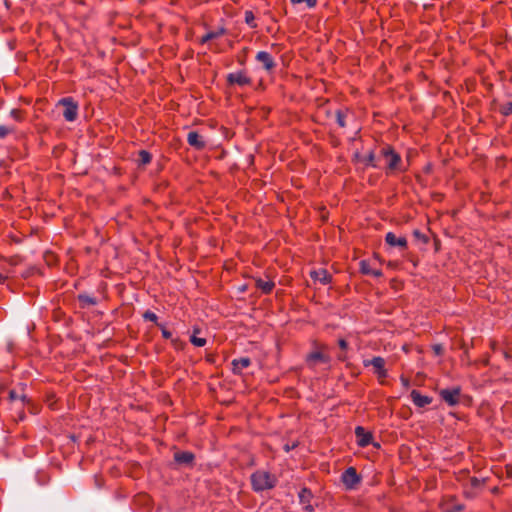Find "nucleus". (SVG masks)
Masks as SVG:
<instances>
[{
    "instance_id": "obj_1",
    "label": "nucleus",
    "mask_w": 512,
    "mask_h": 512,
    "mask_svg": "<svg viewBox=\"0 0 512 512\" xmlns=\"http://www.w3.org/2000/svg\"><path fill=\"white\" fill-rule=\"evenodd\" d=\"M250 480L255 492L270 490L277 485V478L268 471L257 470L251 474Z\"/></svg>"
},
{
    "instance_id": "obj_2",
    "label": "nucleus",
    "mask_w": 512,
    "mask_h": 512,
    "mask_svg": "<svg viewBox=\"0 0 512 512\" xmlns=\"http://www.w3.org/2000/svg\"><path fill=\"white\" fill-rule=\"evenodd\" d=\"M380 153L387 160L388 170H390V171L402 170L401 169L402 158H401L400 154L397 153L392 146H390V145L384 146L381 149Z\"/></svg>"
},
{
    "instance_id": "obj_3",
    "label": "nucleus",
    "mask_w": 512,
    "mask_h": 512,
    "mask_svg": "<svg viewBox=\"0 0 512 512\" xmlns=\"http://www.w3.org/2000/svg\"><path fill=\"white\" fill-rule=\"evenodd\" d=\"M58 106H63V117L68 122H73L78 117V103L72 97H64L61 98L58 103Z\"/></svg>"
},
{
    "instance_id": "obj_4",
    "label": "nucleus",
    "mask_w": 512,
    "mask_h": 512,
    "mask_svg": "<svg viewBox=\"0 0 512 512\" xmlns=\"http://www.w3.org/2000/svg\"><path fill=\"white\" fill-rule=\"evenodd\" d=\"M362 477L358 474L355 467H348L341 475V481L347 490L356 489L361 483Z\"/></svg>"
},
{
    "instance_id": "obj_5",
    "label": "nucleus",
    "mask_w": 512,
    "mask_h": 512,
    "mask_svg": "<svg viewBox=\"0 0 512 512\" xmlns=\"http://www.w3.org/2000/svg\"><path fill=\"white\" fill-rule=\"evenodd\" d=\"M441 399L449 406L454 407L460 403L461 387L455 386L452 388L441 389L439 391Z\"/></svg>"
},
{
    "instance_id": "obj_6",
    "label": "nucleus",
    "mask_w": 512,
    "mask_h": 512,
    "mask_svg": "<svg viewBox=\"0 0 512 512\" xmlns=\"http://www.w3.org/2000/svg\"><path fill=\"white\" fill-rule=\"evenodd\" d=\"M386 361L383 357L375 356L370 360H364L363 365L365 367L373 366L374 373L379 379L386 378L388 376L387 370L385 369Z\"/></svg>"
},
{
    "instance_id": "obj_7",
    "label": "nucleus",
    "mask_w": 512,
    "mask_h": 512,
    "mask_svg": "<svg viewBox=\"0 0 512 512\" xmlns=\"http://www.w3.org/2000/svg\"><path fill=\"white\" fill-rule=\"evenodd\" d=\"M174 462L179 467L192 468L195 465V454L190 451H176L173 455Z\"/></svg>"
},
{
    "instance_id": "obj_8",
    "label": "nucleus",
    "mask_w": 512,
    "mask_h": 512,
    "mask_svg": "<svg viewBox=\"0 0 512 512\" xmlns=\"http://www.w3.org/2000/svg\"><path fill=\"white\" fill-rule=\"evenodd\" d=\"M228 85H238L240 87L248 86L252 83L250 77L246 75L245 70H240L234 73H229L226 77Z\"/></svg>"
},
{
    "instance_id": "obj_9",
    "label": "nucleus",
    "mask_w": 512,
    "mask_h": 512,
    "mask_svg": "<svg viewBox=\"0 0 512 512\" xmlns=\"http://www.w3.org/2000/svg\"><path fill=\"white\" fill-rule=\"evenodd\" d=\"M255 59L257 62L261 63L262 67L268 72L274 70L276 67V62L274 61L273 57L266 51H259L256 54Z\"/></svg>"
},
{
    "instance_id": "obj_10",
    "label": "nucleus",
    "mask_w": 512,
    "mask_h": 512,
    "mask_svg": "<svg viewBox=\"0 0 512 512\" xmlns=\"http://www.w3.org/2000/svg\"><path fill=\"white\" fill-rule=\"evenodd\" d=\"M331 357L321 351H312L306 356V363L310 367H314L317 363H330Z\"/></svg>"
},
{
    "instance_id": "obj_11",
    "label": "nucleus",
    "mask_w": 512,
    "mask_h": 512,
    "mask_svg": "<svg viewBox=\"0 0 512 512\" xmlns=\"http://www.w3.org/2000/svg\"><path fill=\"white\" fill-rule=\"evenodd\" d=\"M355 436L357 439V444L360 447H367L373 440L372 433L366 431L362 426H357L355 428Z\"/></svg>"
},
{
    "instance_id": "obj_12",
    "label": "nucleus",
    "mask_w": 512,
    "mask_h": 512,
    "mask_svg": "<svg viewBox=\"0 0 512 512\" xmlns=\"http://www.w3.org/2000/svg\"><path fill=\"white\" fill-rule=\"evenodd\" d=\"M298 497H299V502L300 504L304 505V510L307 511V512H313L314 511V506L311 505V500L313 498V494L311 492V490L307 487H303L299 494H298Z\"/></svg>"
},
{
    "instance_id": "obj_13",
    "label": "nucleus",
    "mask_w": 512,
    "mask_h": 512,
    "mask_svg": "<svg viewBox=\"0 0 512 512\" xmlns=\"http://www.w3.org/2000/svg\"><path fill=\"white\" fill-rule=\"evenodd\" d=\"M188 144L196 150H203L206 147V142L203 137L196 131H190L187 135Z\"/></svg>"
},
{
    "instance_id": "obj_14",
    "label": "nucleus",
    "mask_w": 512,
    "mask_h": 512,
    "mask_svg": "<svg viewBox=\"0 0 512 512\" xmlns=\"http://www.w3.org/2000/svg\"><path fill=\"white\" fill-rule=\"evenodd\" d=\"M385 242L391 247H399L401 249L407 248V240L405 237H397L393 232H388L385 235Z\"/></svg>"
},
{
    "instance_id": "obj_15",
    "label": "nucleus",
    "mask_w": 512,
    "mask_h": 512,
    "mask_svg": "<svg viewBox=\"0 0 512 512\" xmlns=\"http://www.w3.org/2000/svg\"><path fill=\"white\" fill-rule=\"evenodd\" d=\"M310 277L323 285H327L332 281V275L326 269L313 270L310 272Z\"/></svg>"
},
{
    "instance_id": "obj_16",
    "label": "nucleus",
    "mask_w": 512,
    "mask_h": 512,
    "mask_svg": "<svg viewBox=\"0 0 512 512\" xmlns=\"http://www.w3.org/2000/svg\"><path fill=\"white\" fill-rule=\"evenodd\" d=\"M410 397L414 405L419 408H423L432 403L431 397L422 395L418 390H412Z\"/></svg>"
},
{
    "instance_id": "obj_17",
    "label": "nucleus",
    "mask_w": 512,
    "mask_h": 512,
    "mask_svg": "<svg viewBox=\"0 0 512 512\" xmlns=\"http://www.w3.org/2000/svg\"><path fill=\"white\" fill-rule=\"evenodd\" d=\"M251 364V360L248 357H242L239 359H234L232 361V372L235 375H240L242 373V370L249 367Z\"/></svg>"
},
{
    "instance_id": "obj_18",
    "label": "nucleus",
    "mask_w": 512,
    "mask_h": 512,
    "mask_svg": "<svg viewBox=\"0 0 512 512\" xmlns=\"http://www.w3.org/2000/svg\"><path fill=\"white\" fill-rule=\"evenodd\" d=\"M77 299L80 304V308L85 309L89 306H95L98 304V300L96 297L90 296L86 293H80L77 296Z\"/></svg>"
},
{
    "instance_id": "obj_19",
    "label": "nucleus",
    "mask_w": 512,
    "mask_h": 512,
    "mask_svg": "<svg viewBox=\"0 0 512 512\" xmlns=\"http://www.w3.org/2000/svg\"><path fill=\"white\" fill-rule=\"evenodd\" d=\"M360 272L364 275H372L374 277H381L383 275L380 269H372L370 263L366 260L360 262Z\"/></svg>"
},
{
    "instance_id": "obj_20",
    "label": "nucleus",
    "mask_w": 512,
    "mask_h": 512,
    "mask_svg": "<svg viewBox=\"0 0 512 512\" xmlns=\"http://www.w3.org/2000/svg\"><path fill=\"white\" fill-rule=\"evenodd\" d=\"M224 34H226V29L224 27H219L217 30L209 31L208 33H206L200 39V43L205 44L210 40L217 39V38L223 36Z\"/></svg>"
},
{
    "instance_id": "obj_21",
    "label": "nucleus",
    "mask_w": 512,
    "mask_h": 512,
    "mask_svg": "<svg viewBox=\"0 0 512 512\" xmlns=\"http://www.w3.org/2000/svg\"><path fill=\"white\" fill-rule=\"evenodd\" d=\"M255 285L258 289H260L264 294H269L275 287V283L271 280L265 281L261 278H257L255 280Z\"/></svg>"
},
{
    "instance_id": "obj_22",
    "label": "nucleus",
    "mask_w": 512,
    "mask_h": 512,
    "mask_svg": "<svg viewBox=\"0 0 512 512\" xmlns=\"http://www.w3.org/2000/svg\"><path fill=\"white\" fill-rule=\"evenodd\" d=\"M152 155L147 150H140L138 152V164L139 165H147L151 162Z\"/></svg>"
},
{
    "instance_id": "obj_23",
    "label": "nucleus",
    "mask_w": 512,
    "mask_h": 512,
    "mask_svg": "<svg viewBox=\"0 0 512 512\" xmlns=\"http://www.w3.org/2000/svg\"><path fill=\"white\" fill-rule=\"evenodd\" d=\"M9 400L14 402L16 400H20L22 404H25L26 402H29V399L25 394H19L15 389H11L9 391Z\"/></svg>"
},
{
    "instance_id": "obj_24",
    "label": "nucleus",
    "mask_w": 512,
    "mask_h": 512,
    "mask_svg": "<svg viewBox=\"0 0 512 512\" xmlns=\"http://www.w3.org/2000/svg\"><path fill=\"white\" fill-rule=\"evenodd\" d=\"M362 163H364V165L366 167L371 166V167L376 168L377 164L375 162V154H374V152L371 151L366 157H364L362 159Z\"/></svg>"
},
{
    "instance_id": "obj_25",
    "label": "nucleus",
    "mask_w": 512,
    "mask_h": 512,
    "mask_svg": "<svg viewBox=\"0 0 512 512\" xmlns=\"http://www.w3.org/2000/svg\"><path fill=\"white\" fill-rule=\"evenodd\" d=\"M499 112H500L503 116H505V117H507V116L511 115V114H512V102H511V101H509V102H506V103H504V104H501V105L499 106Z\"/></svg>"
},
{
    "instance_id": "obj_26",
    "label": "nucleus",
    "mask_w": 512,
    "mask_h": 512,
    "mask_svg": "<svg viewBox=\"0 0 512 512\" xmlns=\"http://www.w3.org/2000/svg\"><path fill=\"white\" fill-rule=\"evenodd\" d=\"M142 317H143V319H144L145 321H151V322H154L156 325H157V324H159V323L157 322V320H158L157 315H156L154 312L150 311V310L145 311V312L143 313Z\"/></svg>"
},
{
    "instance_id": "obj_27",
    "label": "nucleus",
    "mask_w": 512,
    "mask_h": 512,
    "mask_svg": "<svg viewBox=\"0 0 512 512\" xmlns=\"http://www.w3.org/2000/svg\"><path fill=\"white\" fill-rule=\"evenodd\" d=\"M245 22L252 28L256 27L255 16L252 11L247 10L245 12Z\"/></svg>"
},
{
    "instance_id": "obj_28",
    "label": "nucleus",
    "mask_w": 512,
    "mask_h": 512,
    "mask_svg": "<svg viewBox=\"0 0 512 512\" xmlns=\"http://www.w3.org/2000/svg\"><path fill=\"white\" fill-rule=\"evenodd\" d=\"M190 342L196 347H203L206 345L205 338L196 337L195 335L190 337Z\"/></svg>"
},
{
    "instance_id": "obj_29",
    "label": "nucleus",
    "mask_w": 512,
    "mask_h": 512,
    "mask_svg": "<svg viewBox=\"0 0 512 512\" xmlns=\"http://www.w3.org/2000/svg\"><path fill=\"white\" fill-rule=\"evenodd\" d=\"M336 122L342 128L346 126L345 114L341 110L336 111Z\"/></svg>"
},
{
    "instance_id": "obj_30",
    "label": "nucleus",
    "mask_w": 512,
    "mask_h": 512,
    "mask_svg": "<svg viewBox=\"0 0 512 512\" xmlns=\"http://www.w3.org/2000/svg\"><path fill=\"white\" fill-rule=\"evenodd\" d=\"M293 5L305 2L308 8H314L317 4V0H290Z\"/></svg>"
},
{
    "instance_id": "obj_31",
    "label": "nucleus",
    "mask_w": 512,
    "mask_h": 512,
    "mask_svg": "<svg viewBox=\"0 0 512 512\" xmlns=\"http://www.w3.org/2000/svg\"><path fill=\"white\" fill-rule=\"evenodd\" d=\"M10 116L18 122L23 120L22 112L19 109H12L10 112Z\"/></svg>"
},
{
    "instance_id": "obj_32",
    "label": "nucleus",
    "mask_w": 512,
    "mask_h": 512,
    "mask_svg": "<svg viewBox=\"0 0 512 512\" xmlns=\"http://www.w3.org/2000/svg\"><path fill=\"white\" fill-rule=\"evenodd\" d=\"M14 131L13 128H9L7 126L1 125L0 126V139L5 138L8 134L12 133Z\"/></svg>"
},
{
    "instance_id": "obj_33",
    "label": "nucleus",
    "mask_w": 512,
    "mask_h": 512,
    "mask_svg": "<svg viewBox=\"0 0 512 512\" xmlns=\"http://www.w3.org/2000/svg\"><path fill=\"white\" fill-rule=\"evenodd\" d=\"M6 261L10 266H17L22 262V258L16 255L6 259Z\"/></svg>"
},
{
    "instance_id": "obj_34",
    "label": "nucleus",
    "mask_w": 512,
    "mask_h": 512,
    "mask_svg": "<svg viewBox=\"0 0 512 512\" xmlns=\"http://www.w3.org/2000/svg\"><path fill=\"white\" fill-rule=\"evenodd\" d=\"M157 326L161 329L162 337L165 339H173L172 333L168 331L163 324H157Z\"/></svg>"
},
{
    "instance_id": "obj_35",
    "label": "nucleus",
    "mask_w": 512,
    "mask_h": 512,
    "mask_svg": "<svg viewBox=\"0 0 512 512\" xmlns=\"http://www.w3.org/2000/svg\"><path fill=\"white\" fill-rule=\"evenodd\" d=\"M464 509L463 504H455L447 509L444 510V512H461Z\"/></svg>"
},
{
    "instance_id": "obj_36",
    "label": "nucleus",
    "mask_w": 512,
    "mask_h": 512,
    "mask_svg": "<svg viewBox=\"0 0 512 512\" xmlns=\"http://www.w3.org/2000/svg\"><path fill=\"white\" fill-rule=\"evenodd\" d=\"M171 343L175 349H183V347L185 345L184 342H182L179 338L171 339Z\"/></svg>"
},
{
    "instance_id": "obj_37",
    "label": "nucleus",
    "mask_w": 512,
    "mask_h": 512,
    "mask_svg": "<svg viewBox=\"0 0 512 512\" xmlns=\"http://www.w3.org/2000/svg\"><path fill=\"white\" fill-rule=\"evenodd\" d=\"M413 235L416 238L422 240L424 243H428L429 241V238L426 235L422 234L419 230H414Z\"/></svg>"
},
{
    "instance_id": "obj_38",
    "label": "nucleus",
    "mask_w": 512,
    "mask_h": 512,
    "mask_svg": "<svg viewBox=\"0 0 512 512\" xmlns=\"http://www.w3.org/2000/svg\"><path fill=\"white\" fill-rule=\"evenodd\" d=\"M432 349L437 356H441L444 353V348L441 344H435L432 346Z\"/></svg>"
},
{
    "instance_id": "obj_39",
    "label": "nucleus",
    "mask_w": 512,
    "mask_h": 512,
    "mask_svg": "<svg viewBox=\"0 0 512 512\" xmlns=\"http://www.w3.org/2000/svg\"><path fill=\"white\" fill-rule=\"evenodd\" d=\"M338 346L342 351H346L349 347L348 342L342 338L338 340Z\"/></svg>"
},
{
    "instance_id": "obj_40",
    "label": "nucleus",
    "mask_w": 512,
    "mask_h": 512,
    "mask_svg": "<svg viewBox=\"0 0 512 512\" xmlns=\"http://www.w3.org/2000/svg\"><path fill=\"white\" fill-rule=\"evenodd\" d=\"M470 482H471V486H472L473 488H478V487H480V486L482 485V481H481V480H479V479H478V478H476V477H472V478H471V480H470Z\"/></svg>"
},
{
    "instance_id": "obj_41",
    "label": "nucleus",
    "mask_w": 512,
    "mask_h": 512,
    "mask_svg": "<svg viewBox=\"0 0 512 512\" xmlns=\"http://www.w3.org/2000/svg\"><path fill=\"white\" fill-rule=\"evenodd\" d=\"M34 272H35V268H33V267L28 268L25 272L22 273V277L26 279V278L30 277Z\"/></svg>"
},
{
    "instance_id": "obj_42",
    "label": "nucleus",
    "mask_w": 512,
    "mask_h": 512,
    "mask_svg": "<svg viewBox=\"0 0 512 512\" xmlns=\"http://www.w3.org/2000/svg\"><path fill=\"white\" fill-rule=\"evenodd\" d=\"M400 380L405 389H408L410 387V380L408 378L401 376Z\"/></svg>"
},
{
    "instance_id": "obj_43",
    "label": "nucleus",
    "mask_w": 512,
    "mask_h": 512,
    "mask_svg": "<svg viewBox=\"0 0 512 512\" xmlns=\"http://www.w3.org/2000/svg\"><path fill=\"white\" fill-rule=\"evenodd\" d=\"M337 359H338L339 361H341V362H344V361H346V360H347V356H346V354L344 353V351H343V352H341V353H339V354L337 355Z\"/></svg>"
},
{
    "instance_id": "obj_44",
    "label": "nucleus",
    "mask_w": 512,
    "mask_h": 512,
    "mask_svg": "<svg viewBox=\"0 0 512 512\" xmlns=\"http://www.w3.org/2000/svg\"><path fill=\"white\" fill-rule=\"evenodd\" d=\"M363 158H364V157H362L358 152H356V153L354 154V159H355V160H357V161L362 162V159H363Z\"/></svg>"
},
{
    "instance_id": "obj_45",
    "label": "nucleus",
    "mask_w": 512,
    "mask_h": 512,
    "mask_svg": "<svg viewBox=\"0 0 512 512\" xmlns=\"http://www.w3.org/2000/svg\"><path fill=\"white\" fill-rule=\"evenodd\" d=\"M6 279L7 276H4L3 274L0 273V284L4 283Z\"/></svg>"
},
{
    "instance_id": "obj_46",
    "label": "nucleus",
    "mask_w": 512,
    "mask_h": 512,
    "mask_svg": "<svg viewBox=\"0 0 512 512\" xmlns=\"http://www.w3.org/2000/svg\"><path fill=\"white\" fill-rule=\"evenodd\" d=\"M4 5L6 6L7 9H9L11 6L10 0H4Z\"/></svg>"
},
{
    "instance_id": "obj_47",
    "label": "nucleus",
    "mask_w": 512,
    "mask_h": 512,
    "mask_svg": "<svg viewBox=\"0 0 512 512\" xmlns=\"http://www.w3.org/2000/svg\"><path fill=\"white\" fill-rule=\"evenodd\" d=\"M294 447H295V445H293V446H292V448H294ZM290 449H291V447H290V446H288V445H286V446H285V450H286L287 452H288V451H290Z\"/></svg>"
},
{
    "instance_id": "obj_48",
    "label": "nucleus",
    "mask_w": 512,
    "mask_h": 512,
    "mask_svg": "<svg viewBox=\"0 0 512 512\" xmlns=\"http://www.w3.org/2000/svg\"><path fill=\"white\" fill-rule=\"evenodd\" d=\"M238 61H239V63H240L241 65H243V64L245 63V59H244V58H243V59H238Z\"/></svg>"
},
{
    "instance_id": "obj_49",
    "label": "nucleus",
    "mask_w": 512,
    "mask_h": 512,
    "mask_svg": "<svg viewBox=\"0 0 512 512\" xmlns=\"http://www.w3.org/2000/svg\"><path fill=\"white\" fill-rule=\"evenodd\" d=\"M245 290H246V286H242V287L240 288V291H241V292H244Z\"/></svg>"
},
{
    "instance_id": "obj_50",
    "label": "nucleus",
    "mask_w": 512,
    "mask_h": 512,
    "mask_svg": "<svg viewBox=\"0 0 512 512\" xmlns=\"http://www.w3.org/2000/svg\"><path fill=\"white\" fill-rule=\"evenodd\" d=\"M430 169H431V167H430V166H427V168H426V172H429V171H430Z\"/></svg>"
}]
</instances>
